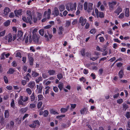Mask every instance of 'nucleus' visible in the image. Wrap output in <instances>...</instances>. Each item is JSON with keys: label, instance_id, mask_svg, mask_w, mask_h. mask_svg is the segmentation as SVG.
I'll list each match as a JSON object with an SVG mask.
<instances>
[{"label": "nucleus", "instance_id": "1", "mask_svg": "<svg viewBox=\"0 0 130 130\" xmlns=\"http://www.w3.org/2000/svg\"><path fill=\"white\" fill-rule=\"evenodd\" d=\"M37 30L36 28L34 29L33 30L32 41V40L35 43L40 44L41 43V42L39 40L40 36L39 35H37Z\"/></svg>", "mask_w": 130, "mask_h": 130}, {"label": "nucleus", "instance_id": "2", "mask_svg": "<svg viewBox=\"0 0 130 130\" xmlns=\"http://www.w3.org/2000/svg\"><path fill=\"white\" fill-rule=\"evenodd\" d=\"M27 17H24L22 18V20L23 21L26 23H29L30 24L33 23L32 12L30 10H28L26 12Z\"/></svg>", "mask_w": 130, "mask_h": 130}, {"label": "nucleus", "instance_id": "3", "mask_svg": "<svg viewBox=\"0 0 130 130\" xmlns=\"http://www.w3.org/2000/svg\"><path fill=\"white\" fill-rule=\"evenodd\" d=\"M47 33L48 35H47V33L45 32L44 37L45 38V40L47 41H49L50 39L52 38L53 35L52 34H50L49 33V32L48 30H47Z\"/></svg>", "mask_w": 130, "mask_h": 130}, {"label": "nucleus", "instance_id": "4", "mask_svg": "<svg viewBox=\"0 0 130 130\" xmlns=\"http://www.w3.org/2000/svg\"><path fill=\"white\" fill-rule=\"evenodd\" d=\"M32 54L29 53L28 55V58L29 61V64L31 66H33V64L34 58L32 57Z\"/></svg>", "mask_w": 130, "mask_h": 130}, {"label": "nucleus", "instance_id": "5", "mask_svg": "<svg viewBox=\"0 0 130 130\" xmlns=\"http://www.w3.org/2000/svg\"><path fill=\"white\" fill-rule=\"evenodd\" d=\"M12 36L10 33H9L8 35L6 36L5 37V39L7 40L8 43L11 42L12 40Z\"/></svg>", "mask_w": 130, "mask_h": 130}, {"label": "nucleus", "instance_id": "6", "mask_svg": "<svg viewBox=\"0 0 130 130\" xmlns=\"http://www.w3.org/2000/svg\"><path fill=\"white\" fill-rule=\"evenodd\" d=\"M37 124L38 125H40L38 120H37L34 121L32 123L29 125V126L32 128H36Z\"/></svg>", "mask_w": 130, "mask_h": 130}, {"label": "nucleus", "instance_id": "7", "mask_svg": "<svg viewBox=\"0 0 130 130\" xmlns=\"http://www.w3.org/2000/svg\"><path fill=\"white\" fill-rule=\"evenodd\" d=\"M22 10L21 9L18 10H15L14 11L15 15L16 17H18V15L21 16L22 14Z\"/></svg>", "mask_w": 130, "mask_h": 130}, {"label": "nucleus", "instance_id": "8", "mask_svg": "<svg viewBox=\"0 0 130 130\" xmlns=\"http://www.w3.org/2000/svg\"><path fill=\"white\" fill-rule=\"evenodd\" d=\"M86 21V19H84L83 17H81L79 18V22L81 23V25L83 26L85 24Z\"/></svg>", "mask_w": 130, "mask_h": 130}, {"label": "nucleus", "instance_id": "9", "mask_svg": "<svg viewBox=\"0 0 130 130\" xmlns=\"http://www.w3.org/2000/svg\"><path fill=\"white\" fill-rule=\"evenodd\" d=\"M117 4L116 1H112L111 2H109V6L110 9H112L113 8L114 6Z\"/></svg>", "mask_w": 130, "mask_h": 130}, {"label": "nucleus", "instance_id": "10", "mask_svg": "<svg viewBox=\"0 0 130 130\" xmlns=\"http://www.w3.org/2000/svg\"><path fill=\"white\" fill-rule=\"evenodd\" d=\"M43 86L42 84H40L39 85H37V89H38V93H42Z\"/></svg>", "mask_w": 130, "mask_h": 130}, {"label": "nucleus", "instance_id": "11", "mask_svg": "<svg viewBox=\"0 0 130 130\" xmlns=\"http://www.w3.org/2000/svg\"><path fill=\"white\" fill-rule=\"evenodd\" d=\"M122 9L121 7L119 6L117 9L114 11V12L115 13H116L118 15L120 12L122 11Z\"/></svg>", "mask_w": 130, "mask_h": 130}, {"label": "nucleus", "instance_id": "12", "mask_svg": "<svg viewBox=\"0 0 130 130\" xmlns=\"http://www.w3.org/2000/svg\"><path fill=\"white\" fill-rule=\"evenodd\" d=\"M35 85V82L34 81H30L28 84V86L31 89H33Z\"/></svg>", "mask_w": 130, "mask_h": 130}, {"label": "nucleus", "instance_id": "13", "mask_svg": "<svg viewBox=\"0 0 130 130\" xmlns=\"http://www.w3.org/2000/svg\"><path fill=\"white\" fill-rule=\"evenodd\" d=\"M39 75V74L35 71H33L31 72V76L33 78H35Z\"/></svg>", "mask_w": 130, "mask_h": 130}, {"label": "nucleus", "instance_id": "14", "mask_svg": "<svg viewBox=\"0 0 130 130\" xmlns=\"http://www.w3.org/2000/svg\"><path fill=\"white\" fill-rule=\"evenodd\" d=\"M31 35H29L28 36H27L25 39V42L26 43H27L28 42V37H29V42L31 43L32 41V39L31 38Z\"/></svg>", "mask_w": 130, "mask_h": 130}, {"label": "nucleus", "instance_id": "15", "mask_svg": "<svg viewBox=\"0 0 130 130\" xmlns=\"http://www.w3.org/2000/svg\"><path fill=\"white\" fill-rule=\"evenodd\" d=\"M80 114L82 115H84V114L85 112L86 111V114L87 113V112H89L88 111V110L86 107H84L82 109H81L80 110Z\"/></svg>", "mask_w": 130, "mask_h": 130}, {"label": "nucleus", "instance_id": "16", "mask_svg": "<svg viewBox=\"0 0 130 130\" xmlns=\"http://www.w3.org/2000/svg\"><path fill=\"white\" fill-rule=\"evenodd\" d=\"M54 12L53 13L56 16L58 15L59 14V11L58 9L56 7H55L54 9Z\"/></svg>", "mask_w": 130, "mask_h": 130}, {"label": "nucleus", "instance_id": "17", "mask_svg": "<svg viewBox=\"0 0 130 130\" xmlns=\"http://www.w3.org/2000/svg\"><path fill=\"white\" fill-rule=\"evenodd\" d=\"M20 99L21 100H22L24 102H26L28 100V97L27 96H21L20 97Z\"/></svg>", "mask_w": 130, "mask_h": 130}, {"label": "nucleus", "instance_id": "18", "mask_svg": "<svg viewBox=\"0 0 130 130\" xmlns=\"http://www.w3.org/2000/svg\"><path fill=\"white\" fill-rule=\"evenodd\" d=\"M48 73L50 75H55V71L53 70L50 69L48 71Z\"/></svg>", "mask_w": 130, "mask_h": 130}, {"label": "nucleus", "instance_id": "19", "mask_svg": "<svg viewBox=\"0 0 130 130\" xmlns=\"http://www.w3.org/2000/svg\"><path fill=\"white\" fill-rule=\"evenodd\" d=\"M10 11V10L8 7H5L4 10V13L5 15H6Z\"/></svg>", "mask_w": 130, "mask_h": 130}, {"label": "nucleus", "instance_id": "20", "mask_svg": "<svg viewBox=\"0 0 130 130\" xmlns=\"http://www.w3.org/2000/svg\"><path fill=\"white\" fill-rule=\"evenodd\" d=\"M31 77V76L29 73H28L26 74L25 76L24 77V78L26 79L27 81H28L29 80L30 78Z\"/></svg>", "mask_w": 130, "mask_h": 130}, {"label": "nucleus", "instance_id": "21", "mask_svg": "<svg viewBox=\"0 0 130 130\" xmlns=\"http://www.w3.org/2000/svg\"><path fill=\"white\" fill-rule=\"evenodd\" d=\"M93 4L92 3H89L88 4V9L87 10L88 12H90L92 9Z\"/></svg>", "mask_w": 130, "mask_h": 130}, {"label": "nucleus", "instance_id": "22", "mask_svg": "<svg viewBox=\"0 0 130 130\" xmlns=\"http://www.w3.org/2000/svg\"><path fill=\"white\" fill-rule=\"evenodd\" d=\"M63 28L62 26H60L59 27L58 34L59 35H61L62 34V32L63 31Z\"/></svg>", "mask_w": 130, "mask_h": 130}, {"label": "nucleus", "instance_id": "23", "mask_svg": "<svg viewBox=\"0 0 130 130\" xmlns=\"http://www.w3.org/2000/svg\"><path fill=\"white\" fill-rule=\"evenodd\" d=\"M124 75V72L123 70H121L118 73V75L120 78H122L123 75Z\"/></svg>", "mask_w": 130, "mask_h": 130}, {"label": "nucleus", "instance_id": "24", "mask_svg": "<svg viewBox=\"0 0 130 130\" xmlns=\"http://www.w3.org/2000/svg\"><path fill=\"white\" fill-rule=\"evenodd\" d=\"M129 10L128 8H126L125 9V17H128L129 16Z\"/></svg>", "mask_w": 130, "mask_h": 130}, {"label": "nucleus", "instance_id": "25", "mask_svg": "<svg viewBox=\"0 0 130 130\" xmlns=\"http://www.w3.org/2000/svg\"><path fill=\"white\" fill-rule=\"evenodd\" d=\"M59 9L60 12H62L65 10V7L64 5H62L59 6Z\"/></svg>", "mask_w": 130, "mask_h": 130}, {"label": "nucleus", "instance_id": "26", "mask_svg": "<svg viewBox=\"0 0 130 130\" xmlns=\"http://www.w3.org/2000/svg\"><path fill=\"white\" fill-rule=\"evenodd\" d=\"M35 81L36 83L38 84H39L40 82L42 81V77L41 76H40V77H38L37 79H36Z\"/></svg>", "mask_w": 130, "mask_h": 130}, {"label": "nucleus", "instance_id": "27", "mask_svg": "<svg viewBox=\"0 0 130 130\" xmlns=\"http://www.w3.org/2000/svg\"><path fill=\"white\" fill-rule=\"evenodd\" d=\"M14 72V70L12 68H10L7 72V74H13Z\"/></svg>", "mask_w": 130, "mask_h": 130}, {"label": "nucleus", "instance_id": "28", "mask_svg": "<svg viewBox=\"0 0 130 130\" xmlns=\"http://www.w3.org/2000/svg\"><path fill=\"white\" fill-rule=\"evenodd\" d=\"M27 110V107L22 108L20 109L21 112L22 113H24Z\"/></svg>", "mask_w": 130, "mask_h": 130}, {"label": "nucleus", "instance_id": "29", "mask_svg": "<svg viewBox=\"0 0 130 130\" xmlns=\"http://www.w3.org/2000/svg\"><path fill=\"white\" fill-rule=\"evenodd\" d=\"M40 34L42 36H43L44 33V30L43 29H41L39 31Z\"/></svg>", "mask_w": 130, "mask_h": 130}, {"label": "nucleus", "instance_id": "30", "mask_svg": "<svg viewBox=\"0 0 130 130\" xmlns=\"http://www.w3.org/2000/svg\"><path fill=\"white\" fill-rule=\"evenodd\" d=\"M47 19H49L50 17V15L51 13V10L50 9H48V11H47Z\"/></svg>", "mask_w": 130, "mask_h": 130}, {"label": "nucleus", "instance_id": "31", "mask_svg": "<svg viewBox=\"0 0 130 130\" xmlns=\"http://www.w3.org/2000/svg\"><path fill=\"white\" fill-rule=\"evenodd\" d=\"M9 111L8 110H5V111L4 115L5 118H7L9 116Z\"/></svg>", "mask_w": 130, "mask_h": 130}, {"label": "nucleus", "instance_id": "32", "mask_svg": "<svg viewBox=\"0 0 130 130\" xmlns=\"http://www.w3.org/2000/svg\"><path fill=\"white\" fill-rule=\"evenodd\" d=\"M23 35V32L21 31H19L18 32V37L19 38H21Z\"/></svg>", "mask_w": 130, "mask_h": 130}, {"label": "nucleus", "instance_id": "33", "mask_svg": "<svg viewBox=\"0 0 130 130\" xmlns=\"http://www.w3.org/2000/svg\"><path fill=\"white\" fill-rule=\"evenodd\" d=\"M63 83H61L59 84L58 86V87L59 88L60 90V91H61L62 88L63 87Z\"/></svg>", "mask_w": 130, "mask_h": 130}, {"label": "nucleus", "instance_id": "34", "mask_svg": "<svg viewBox=\"0 0 130 130\" xmlns=\"http://www.w3.org/2000/svg\"><path fill=\"white\" fill-rule=\"evenodd\" d=\"M35 99V96L34 93H33L31 95L30 97V101H33Z\"/></svg>", "mask_w": 130, "mask_h": 130}, {"label": "nucleus", "instance_id": "35", "mask_svg": "<svg viewBox=\"0 0 130 130\" xmlns=\"http://www.w3.org/2000/svg\"><path fill=\"white\" fill-rule=\"evenodd\" d=\"M21 100L20 99V98L18 100V103L19 105H22L23 106H25V104L22 102Z\"/></svg>", "mask_w": 130, "mask_h": 130}, {"label": "nucleus", "instance_id": "36", "mask_svg": "<svg viewBox=\"0 0 130 130\" xmlns=\"http://www.w3.org/2000/svg\"><path fill=\"white\" fill-rule=\"evenodd\" d=\"M49 114L48 111L47 110H45L44 111V114H43V116L45 117H47Z\"/></svg>", "mask_w": 130, "mask_h": 130}, {"label": "nucleus", "instance_id": "37", "mask_svg": "<svg viewBox=\"0 0 130 130\" xmlns=\"http://www.w3.org/2000/svg\"><path fill=\"white\" fill-rule=\"evenodd\" d=\"M57 78L59 80L62 79L63 77V76L61 73H60L58 74L57 75Z\"/></svg>", "mask_w": 130, "mask_h": 130}, {"label": "nucleus", "instance_id": "38", "mask_svg": "<svg viewBox=\"0 0 130 130\" xmlns=\"http://www.w3.org/2000/svg\"><path fill=\"white\" fill-rule=\"evenodd\" d=\"M10 106L13 108H14L15 107L14 101L13 99H12L10 103Z\"/></svg>", "mask_w": 130, "mask_h": 130}, {"label": "nucleus", "instance_id": "39", "mask_svg": "<svg viewBox=\"0 0 130 130\" xmlns=\"http://www.w3.org/2000/svg\"><path fill=\"white\" fill-rule=\"evenodd\" d=\"M80 52L81 55L82 56H84L85 55V49L84 48L82 49L81 50Z\"/></svg>", "mask_w": 130, "mask_h": 130}, {"label": "nucleus", "instance_id": "40", "mask_svg": "<svg viewBox=\"0 0 130 130\" xmlns=\"http://www.w3.org/2000/svg\"><path fill=\"white\" fill-rule=\"evenodd\" d=\"M38 18L37 17H36V16H33V22L34 23H36L37 22V20H38Z\"/></svg>", "mask_w": 130, "mask_h": 130}, {"label": "nucleus", "instance_id": "41", "mask_svg": "<svg viewBox=\"0 0 130 130\" xmlns=\"http://www.w3.org/2000/svg\"><path fill=\"white\" fill-rule=\"evenodd\" d=\"M95 11L96 17L97 18H98L99 17V14L100 12H99L98 9L97 8H95Z\"/></svg>", "mask_w": 130, "mask_h": 130}, {"label": "nucleus", "instance_id": "42", "mask_svg": "<svg viewBox=\"0 0 130 130\" xmlns=\"http://www.w3.org/2000/svg\"><path fill=\"white\" fill-rule=\"evenodd\" d=\"M10 21L8 20L4 23V25L6 26H8L10 24Z\"/></svg>", "mask_w": 130, "mask_h": 130}, {"label": "nucleus", "instance_id": "43", "mask_svg": "<svg viewBox=\"0 0 130 130\" xmlns=\"http://www.w3.org/2000/svg\"><path fill=\"white\" fill-rule=\"evenodd\" d=\"M26 91L30 95L31 94L32 91L31 89L30 88H26Z\"/></svg>", "mask_w": 130, "mask_h": 130}, {"label": "nucleus", "instance_id": "44", "mask_svg": "<svg viewBox=\"0 0 130 130\" xmlns=\"http://www.w3.org/2000/svg\"><path fill=\"white\" fill-rule=\"evenodd\" d=\"M104 17V14L103 12H100L99 14V17L100 18H103Z\"/></svg>", "mask_w": 130, "mask_h": 130}, {"label": "nucleus", "instance_id": "45", "mask_svg": "<svg viewBox=\"0 0 130 130\" xmlns=\"http://www.w3.org/2000/svg\"><path fill=\"white\" fill-rule=\"evenodd\" d=\"M42 103L41 102H38L37 104V107L38 109L40 108L42 105Z\"/></svg>", "mask_w": 130, "mask_h": 130}, {"label": "nucleus", "instance_id": "46", "mask_svg": "<svg viewBox=\"0 0 130 130\" xmlns=\"http://www.w3.org/2000/svg\"><path fill=\"white\" fill-rule=\"evenodd\" d=\"M37 18L38 20H40L41 19L42 17V15L41 14L39 13H38V14L37 16Z\"/></svg>", "mask_w": 130, "mask_h": 130}, {"label": "nucleus", "instance_id": "47", "mask_svg": "<svg viewBox=\"0 0 130 130\" xmlns=\"http://www.w3.org/2000/svg\"><path fill=\"white\" fill-rule=\"evenodd\" d=\"M103 72V70L101 68L99 70L98 73L100 75H101Z\"/></svg>", "mask_w": 130, "mask_h": 130}, {"label": "nucleus", "instance_id": "48", "mask_svg": "<svg viewBox=\"0 0 130 130\" xmlns=\"http://www.w3.org/2000/svg\"><path fill=\"white\" fill-rule=\"evenodd\" d=\"M67 111V109L62 108L60 109V111L61 112H65Z\"/></svg>", "mask_w": 130, "mask_h": 130}, {"label": "nucleus", "instance_id": "49", "mask_svg": "<svg viewBox=\"0 0 130 130\" xmlns=\"http://www.w3.org/2000/svg\"><path fill=\"white\" fill-rule=\"evenodd\" d=\"M39 100H41L43 99V96L42 94H39L38 95Z\"/></svg>", "mask_w": 130, "mask_h": 130}, {"label": "nucleus", "instance_id": "50", "mask_svg": "<svg viewBox=\"0 0 130 130\" xmlns=\"http://www.w3.org/2000/svg\"><path fill=\"white\" fill-rule=\"evenodd\" d=\"M71 24V22L68 21H67L66 22L65 27H68Z\"/></svg>", "mask_w": 130, "mask_h": 130}, {"label": "nucleus", "instance_id": "51", "mask_svg": "<svg viewBox=\"0 0 130 130\" xmlns=\"http://www.w3.org/2000/svg\"><path fill=\"white\" fill-rule=\"evenodd\" d=\"M12 66L15 67L17 66V63L15 61H13L11 63Z\"/></svg>", "mask_w": 130, "mask_h": 130}, {"label": "nucleus", "instance_id": "52", "mask_svg": "<svg viewBox=\"0 0 130 130\" xmlns=\"http://www.w3.org/2000/svg\"><path fill=\"white\" fill-rule=\"evenodd\" d=\"M3 79L4 82L6 84H7L8 83V81L7 77L5 76L4 77Z\"/></svg>", "mask_w": 130, "mask_h": 130}, {"label": "nucleus", "instance_id": "53", "mask_svg": "<svg viewBox=\"0 0 130 130\" xmlns=\"http://www.w3.org/2000/svg\"><path fill=\"white\" fill-rule=\"evenodd\" d=\"M88 5L87 2H85L84 4V9L85 10H86L87 9Z\"/></svg>", "mask_w": 130, "mask_h": 130}, {"label": "nucleus", "instance_id": "54", "mask_svg": "<svg viewBox=\"0 0 130 130\" xmlns=\"http://www.w3.org/2000/svg\"><path fill=\"white\" fill-rule=\"evenodd\" d=\"M6 88L9 91H11L12 90V87L11 86H7L6 87Z\"/></svg>", "mask_w": 130, "mask_h": 130}, {"label": "nucleus", "instance_id": "55", "mask_svg": "<svg viewBox=\"0 0 130 130\" xmlns=\"http://www.w3.org/2000/svg\"><path fill=\"white\" fill-rule=\"evenodd\" d=\"M123 102V100L122 99H118L117 100V102L118 104H121Z\"/></svg>", "mask_w": 130, "mask_h": 130}, {"label": "nucleus", "instance_id": "56", "mask_svg": "<svg viewBox=\"0 0 130 130\" xmlns=\"http://www.w3.org/2000/svg\"><path fill=\"white\" fill-rule=\"evenodd\" d=\"M128 107V106L126 104H123V108L126 110Z\"/></svg>", "mask_w": 130, "mask_h": 130}, {"label": "nucleus", "instance_id": "57", "mask_svg": "<svg viewBox=\"0 0 130 130\" xmlns=\"http://www.w3.org/2000/svg\"><path fill=\"white\" fill-rule=\"evenodd\" d=\"M96 29H93L90 30V33L92 34H94L96 32Z\"/></svg>", "mask_w": 130, "mask_h": 130}, {"label": "nucleus", "instance_id": "58", "mask_svg": "<svg viewBox=\"0 0 130 130\" xmlns=\"http://www.w3.org/2000/svg\"><path fill=\"white\" fill-rule=\"evenodd\" d=\"M16 57L21 58L22 57V56L21 53L19 52H17L16 55Z\"/></svg>", "mask_w": 130, "mask_h": 130}, {"label": "nucleus", "instance_id": "59", "mask_svg": "<svg viewBox=\"0 0 130 130\" xmlns=\"http://www.w3.org/2000/svg\"><path fill=\"white\" fill-rule=\"evenodd\" d=\"M5 34V30H4L3 31H2L0 32V37H1L4 36Z\"/></svg>", "mask_w": 130, "mask_h": 130}, {"label": "nucleus", "instance_id": "60", "mask_svg": "<svg viewBox=\"0 0 130 130\" xmlns=\"http://www.w3.org/2000/svg\"><path fill=\"white\" fill-rule=\"evenodd\" d=\"M27 83L26 81L25 80H23L21 81V84L23 86H25Z\"/></svg>", "mask_w": 130, "mask_h": 130}, {"label": "nucleus", "instance_id": "61", "mask_svg": "<svg viewBox=\"0 0 130 130\" xmlns=\"http://www.w3.org/2000/svg\"><path fill=\"white\" fill-rule=\"evenodd\" d=\"M90 76L92 77V79H95L96 78L95 75L94 73H92Z\"/></svg>", "mask_w": 130, "mask_h": 130}, {"label": "nucleus", "instance_id": "62", "mask_svg": "<svg viewBox=\"0 0 130 130\" xmlns=\"http://www.w3.org/2000/svg\"><path fill=\"white\" fill-rule=\"evenodd\" d=\"M50 112L51 113H52L54 115H55L56 114H58L57 112L54 110L53 109L51 110H50Z\"/></svg>", "mask_w": 130, "mask_h": 130}, {"label": "nucleus", "instance_id": "63", "mask_svg": "<svg viewBox=\"0 0 130 130\" xmlns=\"http://www.w3.org/2000/svg\"><path fill=\"white\" fill-rule=\"evenodd\" d=\"M125 116L127 119H129L130 118V113L129 112H128L126 113Z\"/></svg>", "mask_w": 130, "mask_h": 130}, {"label": "nucleus", "instance_id": "64", "mask_svg": "<svg viewBox=\"0 0 130 130\" xmlns=\"http://www.w3.org/2000/svg\"><path fill=\"white\" fill-rule=\"evenodd\" d=\"M100 42H101L103 43V42L104 41V39L103 37H100L99 38Z\"/></svg>", "mask_w": 130, "mask_h": 130}]
</instances>
